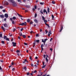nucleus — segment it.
<instances>
[{"mask_svg":"<svg viewBox=\"0 0 76 76\" xmlns=\"http://www.w3.org/2000/svg\"><path fill=\"white\" fill-rule=\"evenodd\" d=\"M12 5L13 7H16L17 6V3L14 1L12 3Z\"/></svg>","mask_w":76,"mask_h":76,"instance_id":"f257e3e1","label":"nucleus"},{"mask_svg":"<svg viewBox=\"0 0 76 76\" xmlns=\"http://www.w3.org/2000/svg\"><path fill=\"white\" fill-rule=\"evenodd\" d=\"M27 24H26V22H25L24 23H20L19 24V25H21L22 26L23 25H24L25 26H26Z\"/></svg>","mask_w":76,"mask_h":76,"instance_id":"f03ea898","label":"nucleus"},{"mask_svg":"<svg viewBox=\"0 0 76 76\" xmlns=\"http://www.w3.org/2000/svg\"><path fill=\"white\" fill-rule=\"evenodd\" d=\"M9 3L8 2L5 1L3 4L4 6H8V5H9Z\"/></svg>","mask_w":76,"mask_h":76,"instance_id":"7ed1b4c3","label":"nucleus"},{"mask_svg":"<svg viewBox=\"0 0 76 76\" xmlns=\"http://www.w3.org/2000/svg\"><path fill=\"white\" fill-rule=\"evenodd\" d=\"M12 44H13V47H16V43L12 42Z\"/></svg>","mask_w":76,"mask_h":76,"instance_id":"20e7f679","label":"nucleus"},{"mask_svg":"<svg viewBox=\"0 0 76 76\" xmlns=\"http://www.w3.org/2000/svg\"><path fill=\"white\" fill-rule=\"evenodd\" d=\"M4 26L5 28H8V25L6 23L4 24Z\"/></svg>","mask_w":76,"mask_h":76,"instance_id":"39448f33","label":"nucleus"},{"mask_svg":"<svg viewBox=\"0 0 76 76\" xmlns=\"http://www.w3.org/2000/svg\"><path fill=\"white\" fill-rule=\"evenodd\" d=\"M43 47H44V45L43 44H42L41 45V46L42 51L43 50H44V48H43Z\"/></svg>","mask_w":76,"mask_h":76,"instance_id":"423d86ee","label":"nucleus"},{"mask_svg":"<svg viewBox=\"0 0 76 76\" xmlns=\"http://www.w3.org/2000/svg\"><path fill=\"white\" fill-rule=\"evenodd\" d=\"M43 12L44 13H46L47 15L48 14V12H47V11L45 9H44L43 10Z\"/></svg>","mask_w":76,"mask_h":76,"instance_id":"0eeeda50","label":"nucleus"},{"mask_svg":"<svg viewBox=\"0 0 76 76\" xmlns=\"http://www.w3.org/2000/svg\"><path fill=\"white\" fill-rule=\"evenodd\" d=\"M63 25H62L61 28V29H60L59 31L60 32H61V31L63 30Z\"/></svg>","mask_w":76,"mask_h":76,"instance_id":"6e6552de","label":"nucleus"},{"mask_svg":"<svg viewBox=\"0 0 76 76\" xmlns=\"http://www.w3.org/2000/svg\"><path fill=\"white\" fill-rule=\"evenodd\" d=\"M4 16H5V18H8V17H9L8 14H5L4 15Z\"/></svg>","mask_w":76,"mask_h":76,"instance_id":"1a4fd4ad","label":"nucleus"},{"mask_svg":"<svg viewBox=\"0 0 76 76\" xmlns=\"http://www.w3.org/2000/svg\"><path fill=\"white\" fill-rule=\"evenodd\" d=\"M9 2H11V3L12 2L14 1L13 0H7Z\"/></svg>","mask_w":76,"mask_h":76,"instance_id":"9d476101","label":"nucleus"},{"mask_svg":"<svg viewBox=\"0 0 76 76\" xmlns=\"http://www.w3.org/2000/svg\"><path fill=\"white\" fill-rule=\"evenodd\" d=\"M45 24L46 25V26H48V28H50V26H49V24H48L45 23Z\"/></svg>","mask_w":76,"mask_h":76,"instance_id":"9b49d317","label":"nucleus"},{"mask_svg":"<svg viewBox=\"0 0 76 76\" xmlns=\"http://www.w3.org/2000/svg\"><path fill=\"white\" fill-rule=\"evenodd\" d=\"M1 28L3 29V30L4 32L5 31V29H4V27L2 26L1 27Z\"/></svg>","mask_w":76,"mask_h":76,"instance_id":"f8f14e48","label":"nucleus"},{"mask_svg":"<svg viewBox=\"0 0 76 76\" xmlns=\"http://www.w3.org/2000/svg\"><path fill=\"white\" fill-rule=\"evenodd\" d=\"M43 10H41L40 11V13H41L42 14H43Z\"/></svg>","mask_w":76,"mask_h":76,"instance_id":"ddd939ff","label":"nucleus"},{"mask_svg":"<svg viewBox=\"0 0 76 76\" xmlns=\"http://www.w3.org/2000/svg\"><path fill=\"white\" fill-rule=\"evenodd\" d=\"M34 21L36 23H38V20L37 19H34Z\"/></svg>","mask_w":76,"mask_h":76,"instance_id":"4468645a","label":"nucleus"},{"mask_svg":"<svg viewBox=\"0 0 76 76\" xmlns=\"http://www.w3.org/2000/svg\"><path fill=\"white\" fill-rule=\"evenodd\" d=\"M0 17H1V18H4V15H0Z\"/></svg>","mask_w":76,"mask_h":76,"instance_id":"2eb2a0df","label":"nucleus"},{"mask_svg":"<svg viewBox=\"0 0 76 76\" xmlns=\"http://www.w3.org/2000/svg\"><path fill=\"white\" fill-rule=\"evenodd\" d=\"M12 19H13V20H15L16 19V18L15 17H13L12 18Z\"/></svg>","mask_w":76,"mask_h":76,"instance_id":"dca6fc26","label":"nucleus"},{"mask_svg":"<svg viewBox=\"0 0 76 76\" xmlns=\"http://www.w3.org/2000/svg\"><path fill=\"white\" fill-rule=\"evenodd\" d=\"M7 38V37L6 36H4V37H3V38H4V39H6V38Z\"/></svg>","mask_w":76,"mask_h":76,"instance_id":"f3484780","label":"nucleus"},{"mask_svg":"<svg viewBox=\"0 0 76 76\" xmlns=\"http://www.w3.org/2000/svg\"><path fill=\"white\" fill-rule=\"evenodd\" d=\"M46 66V65H44L42 67V69H43V68H45V67Z\"/></svg>","mask_w":76,"mask_h":76,"instance_id":"a211bd4d","label":"nucleus"},{"mask_svg":"<svg viewBox=\"0 0 76 76\" xmlns=\"http://www.w3.org/2000/svg\"><path fill=\"white\" fill-rule=\"evenodd\" d=\"M51 16H52V20H53L54 18V16L53 15H52Z\"/></svg>","mask_w":76,"mask_h":76,"instance_id":"6ab92c4d","label":"nucleus"},{"mask_svg":"<svg viewBox=\"0 0 76 76\" xmlns=\"http://www.w3.org/2000/svg\"><path fill=\"white\" fill-rule=\"evenodd\" d=\"M30 21H31V20L30 19H28L27 20V22L28 23L30 22Z\"/></svg>","mask_w":76,"mask_h":76,"instance_id":"aec40b11","label":"nucleus"},{"mask_svg":"<svg viewBox=\"0 0 76 76\" xmlns=\"http://www.w3.org/2000/svg\"><path fill=\"white\" fill-rule=\"evenodd\" d=\"M22 37H23L24 38H26V35H22Z\"/></svg>","mask_w":76,"mask_h":76,"instance_id":"412c9836","label":"nucleus"},{"mask_svg":"<svg viewBox=\"0 0 76 76\" xmlns=\"http://www.w3.org/2000/svg\"><path fill=\"white\" fill-rule=\"evenodd\" d=\"M47 40H48V39H44V42H46V41H47Z\"/></svg>","mask_w":76,"mask_h":76,"instance_id":"4be33fe9","label":"nucleus"},{"mask_svg":"<svg viewBox=\"0 0 76 76\" xmlns=\"http://www.w3.org/2000/svg\"><path fill=\"white\" fill-rule=\"evenodd\" d=\"M44 21L45 22V23H47V22H48V21H47V20H44Z\"/></svg>","mask_w":76,"mask_h":76,"instance_id":"5701e85b","label":"nucleus"},{"mask_svg":"<svg viewBox=\"0 0 76 76\" xmlns=\"http://www.w3.org/2000/svg\"><path fill=\"white\" fill-rule=\"evenodd\" d=\"M40 4L41 5H44V2H40Z\"/></svg>","mask_w":76,"mask_h":76,"instance_id":"b1692460","label":"nucleus"},{"mask_svg":"<svg viewBox=\"0 0 76 76\" xmlns=\"http://www.w3.org/2000/svg\"><path fill=\"white\" fill-rule=\"evenodd\" d=\"M18 15L19 16V17H22V16L20 15L18 13H17Z\"/></svg>","mask_w":76,"mask_h":76,"instance_id":"393cba45","label":"nucleus"},{"mask_svg":"<svg viewBox=\"0 0 76 76\" xmlns=\"http://www.w3.org/2000/svg\"><path fill=\"white\" fill-rule=\"evenodd\" d=\"M47 11L48 12V13H50V8H48V10H47Z\"/></svg>","mask_w":76,"mask_h":76,"instance_id":"a878e982","label":"nucleus"},{"mask_svg":"<svg viewBox=\"0 0 76 76\" xmlns=\"http://www.w3.org/2000/svg\"><path fill=\"white\" fill-rule=\"evenodd\" d=\"M25 6L26 7H27V8H29L30 7L29 6V5H25Z\"/></svg>","mask_w":76,"mask_h":76,"instance_id":"bb28decb","label":"nucleus"},{"mask_svg":"<svg viewBox=\"0 0 76 76\" xmlns=\"http://www.w3.org/2000/svg\"><path fill=\"white\" fill-rule=\"evenodd\" d=\"M45 60L47 62H48V59L47 57H46L45 58Z\"/></svg>","mask_w":76,"mask_h":76,"instance_id":"cd10ccee","label":"nucleus"},{"mask_svg":"<svg viewBox=\"0 0 76 76\" xmlns=\"http://www.w3.org/2000/svg\"><path fill=\"white\" fill-rule=\"evenodd\" d=\"M19 36H22V35H22V33L21 32L19 34Z\"/></svg>","mask_w":76,"mask_h":76,"instance_id":"c85d7f7f","label":"nucleus"},{"mask_svg":"<svg viewBox=\"0 0 76 76\" xmlns=\"http://www.w3.org/2000/svg\"><path fill=\"white\" fill-rule=\"evenodd\" d=\"M24 69H25V71H26V66H24Z\"/></svg>","mask_w":76,"mask_h":76,"instance_id":"c756f323","label":"nucleus"},{"mask_svg":"<svg viewBox=\"0 0 76 76\" xmlns=\"http://www.w3.org/2000/svg\"><path fill=\"white\" fill-rule=\"evenodd\" d=\"M12 23L13 24V25H14L15 24V21L14 20H12Z\"/></svg>","mask_w":76,"mask_h":76,"instance_id":"7c9ffc66","label":"nucleus"},{"mask_svg":"<svg viewBox=\"0 0 76 76\" xmlns=\"http://www.w3.org/2000/svg\"><path fill=\"white\" fill-rule=\"evenodd\" d=\"M34 8L35 9H37V5H35L34 6Z\"/></svg>","mask_w":76,"mask_h":76,"instance_id":"2f4dec72","label":"nucleus"},{"mask_svg":"<svg viewBox=\"0 0 76 76\" xmlns=\"http://www.w3.org/2000/svg\"><path fill=\"white\" fill-rule=\"evenodd\" d=\"M6 40H7V41H10V39H9V38H7L6 39Z\"/></svg>","mask_w":76,"mask_h":76,"instance_id":"473e14b6","label":"nucleus"},{"mask_svg":"<svg viewBox=\"0 0 76 76\" xmlns=\"http://www.w3.org/2000/svg\"><path fill=\"white\" fill-rule=\"evenodd\" d=\"M40 73H41L40 75H38L37 76H42V72H40Z\"/></svg>","mask_w":76,"mask_h":76,"instance_id":"72a5a7b5","label":"nucleus"},{"mask_svg":"<svg viewBox=\"0 0 76 76\" xmlns=\"http://www.w3.org/2000/svg\"><path fill=\"white\" fill-rule=\"evenodd\" d=\"M42 20H45V18L44 17L42 16Z\"/></svg>","mask_w":76,"mask_h":76,"instance_id":"f704fd0d","label":"nucleus"},{"mask_svg":"<svg viewBox=\"0 0 76 76\" xmlns=\"http://www.w3.org/2000/svg\"><path fill=\"white\" fill-rule=\"evenodd\" d=\"M36 41L37 42V43H38V42H39V40H36Z\"/></svg>","mask_w":76,"mask_h":76,"instance_id":"c9c22d12","label":"nucleus"},{"mask_svg":"<svg viewBox=\"0 0 76 76\" xmlns=\"http://www.w3.org/2000/svg\"><path fill=\"white\" fill-rule=\"evenodd\" d=\"M1 43H2V44H5V43H4V41H1Z\"/></svg>","mask_w":76,"mask_h":76,"instance_id":"e433bc0d","label":"nucleus"},{"mask_svg":"<svg viewBox=\"0 0 76 76\" xmlns=\"http://www.w3.org/2000/svg\"><path fill=\"white\" fill-rule=\"evenodd\" d=\"M48 34H51V30H50L49 32H48Z\"/></svg>","mask_w":76,"mask_h":76,"instance_id":"4c0bfd02","label":"nucleus"},{"mask_svg":"<svg viewBox=\"0 0 76 76\" xmlns=\"http://www.w3.org/2000/svg\"><path fill=\"white\" fill-rule=\"evenodd\" d=\"M37 16V14H35V16H34V18H36Z\"/></svg>","mask_w":76,"mask_h":76,"instance_id":"58836bf2","label":"nucleus"},{"mask_svg":"<svg viewBox=\"0 0 76 76\" xmlns=\"http://www.w3.org/2000/svg\"><path fill=\"white\" fill-rule=\"evenodd\" d=\"M24 45H28V44H27V43L25 42L24 43Z\"/></svg>","mask_w":76,"mask_h":76,"instance_id":"ea45409f","label":"nucleus"},{"mask_svg":"<svg viewBox=\"0 0 76 76\" xmlns=\"http://www.w3.org/2000/svg\"><path fill=\"white\" fill-rule=\"evenodd\" d=\"M16 53H19V52H20V51L18 50H16Z\"/></svg>","mask_w":76,"mask_h":76,"instance_id":"a19ab883","label":"nucleus"},{"mask_svg":"<svg viewBox=\"0 0 76 76\" xmlns=\"http://www.w3.org/2000/svg\"><path fill=\"white\" fill-rule=\"evenodd\" d=\"M3 7L2 6H0V9H3Z\"/></svg>","mask_w":76,"mask_h":76,"instance_id":"79ce46f5","label":"nucleus"},{"mask_svg":"<svg viewBox=\"0 0 76 76\" xmlns=\"http://www.w3.org/2000/svg\"><path fill=\"white\" fill-rule=\"evenodd\" d=\"M37 70H35L34 72V73H37Z\"/></svg>","mask_w":76,"mask_h":76,"instance_id":"37998d69","label":"nucleus"},{"mask_svg":"<svg viewBox=\"0 0 76 76\" xmlns=\"http://www.w3.org/2000/svg\"><path fill=\"white\" fill-rule=\"evenodd\" d=\"M36 37H39V34H36Z\"/></svg>","mask_w":76,"mask_h":76,"instance_id":"c03bdc74","label":"nucleus"},{"mask_svg":"<svg viewBox=\"0 0 76 76\" xmlns=\"http://www.w3.org/2000/svg\"><path fill=\"white\" fill-rule=\"evenodd\" d=\"M2 34H0V37H1V38H2Z\"/></svg>","mask_w":76,"mask_h":76,"instance_id":"a18cd8bd","label":"nucleus"},{"mask_svg":"<svg viewBox=\"0 0 76 76\" xmlns=\"http://www.w3.org/2000/svg\"><path fill=\"white\" fill-rule=\"evenodd\" d=\"M52 3L53 4H55V2L54 1H52Z\"/></svg>","mask_w":76,"mask_h":76,"instance_id":"49530a36","label":"nucleus"},{"mask_svg":"<svg viewBox=\"0 0 76 76\" xmlns=\"http://www.w3.org/2000/svg\"><path fill=\"white\" fill-rule=\"evenodd\" d=\"M10 20H11V21H13V19L12 18H10Z\"/></svg>","mask_w":76,"mask_h":76,"instance_id":"de8ad7c7","label":"nucleus"},{"mask_svg":"<svg viewBox=\"0 0 76 76\" xmlns=\"http://www.w3.org/2000/svg\"><path fill=\"white\" fill-rule=\"evenodd\" d=\"M31 66L32 67H34V64L32 63L31 64Z\"/></svg>","mask_w":76,"mask_h":76,"instance_id":"09e8293b","label":"nucleus"},{"mask_svg":"<svg viewBox=\"0 0 76 76\" xmlns=\"http://www.w3.org/2000/svg\"><path fill=\"white\" fill-rule=\"evenodd\" d=\"M30 24H32L33 23V22L32 21H31L30 22Z\"/></svg>","mask_w":76,"mask_h":76,"instance_id":"8fccbe9b","label":"nucleus"},{"mask_svg":"<svg viewBox=\"0 0 76 76\" xmlns=\"http://www.w3.org/2000/svg\"><path fill=\"white\" fill-rule=\"evenodd\" d=\"M32 10H33V12H34V11H35V9L34 8H33Z\"/></svg>","mask_w":76,"mask_h":76,"instance_id":"3c124183","label":"nucleus"},{"mask_svg":"<svg viewBox=\"0 0 76 76\" xmlns=\"http://www.w3.org/2000/svg\"><path fill=\"white\" fill-rule=\"evenodd\" d=\"M16 31V28H14L13 29V32H15Z\"/></svg>","mask_w":76,"mask_h":76,"instance_id":"603ef678","label":"nucleus"},{"mask_svg":"<svg viewBox=\"0 0 76 76\" xmlns=\"http://www.w3.org/2000/svg\"><path fill=\"white\" fill-rule=\"evenodd\" d=\"M3 12H6V10H3Z\"/></svg>","mask_w":76,"mask_h":76,"instance_id":"864d4df0","label":"nucleus"},{"mask_svg":"<svg viewBox=\"0 0 76 76\" xmlns=\"http://www.w3.org/2000/svg\"><path fill=\"white\" fill-rule=\"evenodd\" d=\"M29 72H28L27 73V75H28V76H29Z\"/></svg>","mask_w":76,"mask_h":76,"instance_id":"5fc2aeb1","label":"nucleus"},{"mask_svg":"<svg viewBox=\"0 0 76 76\" xmlns=\"http://www.w3.org/2000/svg\"><path fill=\"white\" fill-rule=\"evenodd\" d=\"M44 58H45V57L46 56V55H44Z\"/></svg>","mask_w":76,"mask_h":76,"instance_id":"6e6d98bb","label":"nucleus"},{"mask_svg":"<svg viewBox=\"0 0 76 76\" xmlns=\"http://www.w3.org/2000/svg\"><path fill=\"white\" fill-rule=\"evenodd\" d=\"M5 55L4 53H3L2 54V56H4Z\"/></svg>","mask_w":76,"mask_h":76,"instance_id":"4d7b16f0","label":"nucleus"},{"mask_svg":"<svg viewBox=\"0 0 76 76\" xmlns=\"http://www.w3.org/2000/svg\"><path fill=\"white\" fill-rule=\"evenodd\" d=\"M50 50L51 51H53V49L52 48H51L50 49Z\"/></svg>","mask_w":76,"mask_h":76,"instance_id":"13d9d810","label":"nucleus"},{"mask_svg":"<svg viewBox=\"0 0 76 76\" xmlns=\"http://www.w3.org/2000/svg\"><path fill=\"white\" fill-rule=\"evenodd\" d=\"M23 28H21V29L20 30V31H23Z\"/></svg>","mask_w":76,"mask_h":76,"instance_id":"bf43d9fd","label":"nucleus"},{"mask_svg":"<svg viewBox=\"0 0 76 76\" xmlns=\"http://www.w3.org/2000/svg\"><path fill=\"white\" fill-rule=\"evenodd\" d=\"M18 38L20 40V37L19 36L18 37Z\"/></svg>","mask_w":76,"mask_h":76,"instance_id":"052dcab7","label":"nucleus"},{"mask_svg":"<svg viewBox=\"0 0 76 76\" xmlns=\"http://www.w3.org/2000/svg\"><path fill=\"white\" fill-rule=\"evenodd\" d=\"M24 61H26V62H28V61L26 60V59H25L24 60Z\"/></svg>","mask_w":76,"mask_h":76,"instance_id":"680f3d73","label":"nucleus"},{"mask_svg":"<svg viewBox=\"0 0 76 76\" xmlns=\"http://www.w3.org/2000/svg\"><path fill=\"white\" fill-rule=\"evenodd\" d=\"M45 31L46 32V34H47V33H48V31H47V30H45Z\"/></svg>","mask_w":76,"mask_h":76,"instance_id":"e2e57ef3","label":"nucleus"},{"mask_svg":"<svg viewBox=\"0 0 76 76\" xmlns=\"http://www.w3.org/2000/svg\"><path fill=\"white\" fill-rule=\"evenodd\" d=\"M15 68H13L12 69V71H14V70H15Z\"/></svg>","mask_w":76,"mask_h":76,"instance_id":"0e129e2a","label":"nucleus"},{"mask_svg":"<svg viewBox=\"0 0 76 76\" xmlns=\"http://www.w3.org/2000/svg\"><path fill=\"white\" fill-rule=\"evenodd\" d=\"M42 42H44V39H42Z\"/></svg>","mask_w":76,"mask_h":76,"instance_id":"69168bd1","label":"nucleus"},{"mask_svg":"<svg viewBox=\"0 0 76 76\" xmlns=\"http://www.w3.org/2000/svg\"><path fill=\"white\" fill-rule=\"evenodd\" d=\"M12 65H14V64L13 63V62H12L11 63Z\"/></svg>","mask_w":76,"mask_h":76,"instance_id":"338daca9","label":"nucleus"},{"mask_svg":"<svg viewBox=\"0 0 76 76\" xmlns=\"http://www.w3.org/2000/svg\"><path fill=\"white\" fill-rule=\"evenodd\" d=\"M42 29H40V32H42Z\"/></svg>","mask_w":76,"mask_h":76,"instance_id":"774afa93","label":"nucleus"}]
</instances>
